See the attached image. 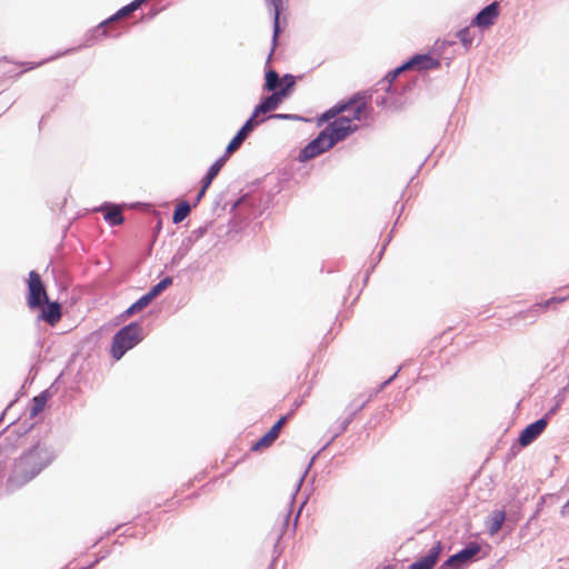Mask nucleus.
I'll list each match as a JSON object with an SVG mask.
<instances>
[{"label":"nucleus","instance_id":"obj_26","mask_svg":"<svg viewBox=\"0 0 569 569\" xmlns=\"http://www.w3.org/2000/svg\"><path fill=\"white\" fill-rule=\"evenodd\" d=\"M296 84V77L291 73H286L281 78V82L279 86V89L277 90L279 94L286 99L289 97L290 92L292 91L293 87Z\"/></svg>","mask_w":569,"mask_h":569},{"label":"nucleus","instance_id":"obj_15","mask_svg":"<svg viewBox=\"0 0 569 569\" xmlns=\"http://www.w3.org/2000/svg\"><path fill=\"white\" fill-rule=\"evenodd\" d=\"M267 4L272 8L273 14H272V49L276 48L278 43V38L280 33L282 32V28L280 27V14L283 9L282 0H267ZM273 51V50H271ZM272 52H270L268 57V62L271 59Z\"/></svg>","mask_w":569,"mask_h":569},{"label":"nucleus","instance_id":"obj_14","mask_svg":"<svg viewBox=\"0 0 569 569\" xmlns=\"http://www.w3.org/2000/svg\"><path fill=\"white\" fill-rule=\"evenodd\" d=\"M442 551V543L441 541H438L435 543L428 552L413 561L408 569H432Z\"/></svg>","mask_w":569,"mask_h":569},{"label":"nucleus","instance_id":"obj_52","mask_svg":"<svg viewBox=\"0 0 569 569\" xmlns=\"http://www.w3.org/2000/svg\"><path fill=\"white\" fill-rule=\"evenodd\" d=\"M74 50H76V49H69V50L64 51L63 53L72 52V51H74Z\"/></svg>","mask_w":569,"mask_h":569},{"label":"nucleus","instance_id":"obj_17","mask_svg":"<svg viewBox=\"0 0 569 569\" xmlns=\"http://www.w3.org/2000/svg\"><path fill=\"white\" fill-rule=\"evenodd\" d=\"M46 305L41 308L39 319L43 320L48 325H56L61 319V306L59 302H44Z\"/></svg>","mask_w":569,"mask_h":569},{"label":"nucleus","instance_id":"obj_34","mask_svg":"<svg viewBox=\"0 0 569 569\" xmlns=\"http://www.w3.org/2000/svg\"><path fill=\"white\" fill-rule=\"evenodd\" d=\"M336 118H338V114L335 111L333 107H331L330 109H328L323 113H321V116L318 118V126H322L326 122L328 124L329 122H331L330 121L331 119L335 120Z\"/></svg>","mask_w":569,"mask_h":569},{"label":"nucleus","instance_id":"obj_32","mask_svg":"<svg viewBox=\"0 0 569 569\" xmlns=\"http://www.w3.org/2000/svg\"><path fill=\"white\" fill-rule=\"evenodd\" d=\"M389 93L386 91L385 94L377 96L375 99V103L378 107H381L382 109L390 110V111H397L400 109L399 103H389L390 97Z\"/></svg>","mask_w":569,"mask_h":569},{"label":"nucleus","instance_id":"obj_31","mask_svg":"<svg viewBox=\"0 0 569 569\" xmlns=\"http://www.w3.org/2000/svg\"><path fill=\"white\" fill-rule=\"evenodd\" d=\"M212 226H213L212 221L206 222L204 224L192 230L187 238L194 244L197 241H199L201 238H203L208 233V231L212 228Z\"/></svg>","mask_w":569,"mask_h":569},{"label":"nucleus","instance_id":"obj_4","mask_svg":"<svg viewBox=\"0 0 569 569\" xmlns=\"http://www.w3.org/2000/svg\"><path fill=\"white\" fill-rule=\"evenodd\" d=\"M480 549L477 542H469L465 548L449 556L439 569H462L475 560Z\"/></svg>","mask_w":569,"mask_h":569},{"label":"nucleus","instance_id":"obj_43","mask_svg":"<svg viewBox=\"0 0 569 569\" xmlns=\"http://www.w3.org/2000/svg\"><path fill=\"white\" fill-rule=\"evenodd\" d=\"M400 370H401V367H399L398 370L391 377H389L385 382H382L380 389H383L389 383H391V381H393V379L397 377V375L399 373Z\"/></svg>","mask_w":569,"mask_h":569},{"label":"nucleus","instance_id":"obj_42","mask_svg":"<svg viewBox=\"0 0 569 569\" xmlns=\"http://www.w3.org/2000/svg\"><path fill=\"white\" fill-rule=\"evenodd\" d=\"M160 12V9H157V8H151L149 10V12L144 16V19L146 20H151L153 19L158 13Z\"/></svg>","mask_w":569,"mask_h":569},{"label":"nucleus","instance_id":"obj_10","mask_svg":"<svg viewBox=\"0 0 569 569\" xmlns=\"http://www.w3.org/2000/svg\"><path fill=\"white\" fill-rule=\"evenodd\" d=\"M500 6L498 1H493L483 7L472 19L471 24L482 29L491 27L499 16Z\"/></svg>","mask_w":569,"mask_h":569},{"label":"nucleus","instance_id":"obj_27","mask_svg":"<svg viewBox=\"0 0 569 569\" xmlns=\"http://www.w3.org/2000/svg\"><path fill=\"white\" fill-rule=\"evenodd\" d=\"M173 282V278L170 276H167L162 278L158 283L152 286L149 291L147 292L148 298L151 300L156 299L162 291H164L167 288H169Z\"/></svg>","mask_w":569,"mask_h":569},{"label":"nucleus","instance_id":"obj_53","mask_svg":"<svg viewBox=\"0 0 569 569\" xmlns=\"http://www.w3.org/2000/svg\"><path fill=\"white\" fill-rule=\"evenodd\" d=\"M313 460H315V457L310 460L308 468L311 466V463H313Z\"/></svg>","mask_w":569,"mask_h":569},{"label":"nucleus","instance_id":"obj_7","mask_svg":"<svg viewBox=\"0 0 569 569\" xmlns=\"http://www.w3.org/2000/svg\"><path fill=\"white\" fill-rule=\"evenodd\" d=\"M329 140L327 139V136L321 130L316 138H313L311 141H309L300 151L298 154V160L300 162H307L323 152L330 150L333 148L332 144L328 143Z\"/></svg>","mask_w":569,"mask_h":569},{"label":"nucleus","instance_id":"obj_18","mask_svg":"<svg viewBox=\"0 0 569 569\" xmlns=\"http://www.w3.org/2000/svg\"><path fill=\"white\" fill-rule=\"evenodd\" d=\"M410 70L409 66L407 64V61L402 62L400 66L395 68L393 70H390L383 80L379 82V84L383 86L385 91L388 93H392L396 89L393 88L392 83L393 81L405 71Z\"/></svg>","mask_w":569,"mask_h":569},{"label":"nucleus","instance_id":"obj_51","mask_svg":"<svg viewBox=\"0 0 569 569\" xmlns=\"http://www.w3.org/2000/svg\"><path fill=\"white\" fill-rule=\"evenodd\" d=\"M567 507H568V506H567V503L562 507V510H561V513H562V515H565V512H566V508H567Z\"/></svg>","mask_w":569,"mask_h":569},{"label":"nucleus","instance_id":"obj_29","mask_svg":"<svg viewBox=\"0 0 569 569\" xmlns=\"http://www.w3.org/2000/svg\"><path fill=\"white\" fill-rule=\"evenodd\" d=\"M456 37L460 40L465 52H468L473 44V36L470 32L469 27H465L456 32Z\"/></svg>","mask_w":569,"mask_h":569},{"label":"nucleus","instance_id":"obj_33","mask_svg":"<svg viewBox=\"0 0 569 569\" xmlns=\"http://www.w3.org/2000/svg\"><path fill=\"white\" fill-rule=\"evenodd\" d=\"M545 306L542 302H539V303H535L533 306H531L527 311H523V312H520L519 316L520 318L522 319H528V318H537L542 310H545Z\"/></svg>","mask_w":569,"mask_h":569},{"label":"nucleus","instance_id":"obj_40","mask_svg":"<svg viewBox=\"0 0 569 569\" xmlns=\"http://www.w3.org/2000/svg\"><path fill=\"white\" fill-rule=\"evenodd\" d=\"M209 187L210 186H206L204 182H201V188L196 196V203H198L204 197L206 191L208 190Z\"/></svg>","mask_w":569,"mask_h":569},{"label":"nucleus","instance_id":"obj_39","mask_svg":"<svg viewBox=\"0 0 569 569\" xmlns=\"http://www.w3.org/2000/svg\"><path fill=\"white\" fill-rule=\"evenodd\" d=\"M263 118H267V120H269V119L288 120L290 117H289V113H270L268 116H264Z\"/></svg>","mask_w":569,"mask_h":569},{"label":"nucleus","instance_id":"obj_30","mask_svg":"<svg viewBox=\"0 0 569 569\" xmlns=\"http://www.w3.org/2000/svg\"><path fill=\"white\" fill-rule=\"evenodd\" d=\"M361 99V93L357 92L352 97H350L347 101H339L333 106L335 111L337 114H341L345 111L350 110L355 104L358 103Z\"/></svg>","mask_w":569,"mask_h":569},{"label":"nucleus","instance_id":"obj_3","mask_svg":"<svg viewBox=\"0 0 569 569\" xmlns=\"http://www.w3.org/2000/svg\"><path fill=\"white\" fill-rule=\"evenodd\" d=\"M358 130V126L353 124L351 119L346 116H340L329 122L323 129V133L327 136L329 140V144L333 147L343 141L348 136L356 132Z\"/></svg>","mask_w":569,"mask_h":569},{"label":"nucleus","instance_id":"obj_13","mask_svg":"<svg viewBox=\"0 0 569 569\" xmlns=\"http://www.w3.org/2000/svg\"><path fill=\"white\" fill-rule=\"evenodd\" d=\"M406 61L410 70L427 71L440 67V61L430 53H417Z\"/></svg>","mask_w":569,"mask_h":569},{"label":"nucleus","instance_id":"obj_12","mask_svg":"<svg viewBox=\"0 0 569 569\" xmlns=\"http://www.w3.org/2000/svg\"><path fill=\"white\" fill-rule=\"evenodd\" d=\"M282 101L283 98L279 94L278 91H273L271 94L261 97L251 116L253 118H259L260 114L264 117L267 113H272Z\"/></svg>","mask_w":569,"mask_h":569},{"label":"nucleus","instance_id":"obj_19","mask_svg":"<svg viewBox=\"0 0 569 569\" xmlns=\"http://www.w3.org/2000/svg\"><path fill=\"white\" fill-rule=\"evenodd\" d=\"M230 158L226 152L219 157L207 170L206 174L201 179V182H204L206 186H210L213 179L219 174L220 170Z\"/></svg>","mask_w":569,"mask_h":569},{"label":"nucleus","instance_id":"obj_16","mask_svg":"<svg viewBox=\"0 0 569 569\" xmlns=\"http://www.w3.org/2000/svg\"><path fill=\"white\" fill-rule=\"evenodd\" d=\"M96 210L97 211H106L103 219L111 227L120 226L124 221L122 211L118 204H114L111 202H104Z\"/></svg>","mask_w":569,"mask_h":569},{"label":"nucleus","instance_id":"obj_22","mask_svg":"<svg viewBox=\"0 0 569 569\" xmlns=\"http://www.w3.org/2000/svg\"><path fill=\"white\" fill-rule=\"evenodd\" d=\"M352 421L350 418L343 417L338 419L328 430L331 435L329 441L323 446L322 450L331 445L341 433H343Z\"/></svg>","mask_w":569,"mask_h":569},{"label":"nucleus","instance_id":"obj_50","mask_svg":"<svg viewBox=\"0 0 569 569\" xmlns=\"http://www.w3.org/2000/svg\"><path fill=\"white\" fill-rule=\"evenodd\" d=\"M303 478H305V475L300 478L299 483H298V488H299V487H300V485L302 483Z\"/></svg>","mask_w":569,"mask_h":569},{"label":"nucleus","instance_id":"obj_28","mask_svg":"<svg viewBox=\"0 0 569 569\" xmlns=\"http://www.w3.org/2000/svg\"><path fill=\"white\" fill-rule=\"evenodd\" d=\"M190 211H191V206L188 201L179 202L173 210V214H172L173 223H180L181 221H183L189 216Z\"/></svg>","mask_w":569,"mask_h":569},{"label":"nucleus","instance_id":"obj_37","mask_svg":"<svg viewBox=\"0 0 569 569\" xmlns=\"http://www.w3.org/2000/svg\"><path fill=\"white\" fill-rule=\"evenodd\" d=\"M289 520H290V511H288L287 513L283 515L281 530H280V532L276 537V545L278 543V541L282 537L283 532L287 530L288 525H289Z\"/></svg>","mask_w":569,"mask_h":569},{"label":"nucleus","instance_id":"obj_11","mask_svg":"<svg viewBox=\"0 0 569 569\" xmlns=\"http://www.w3.org/2000/svg\"><path fill=\"white\" fill-rule=\"evenodd\" d=\"M291 416V412H289L286 416H282L278 419L277 422L273 423V426L258 440L251 446L252 451H258L263 448L270 447L276 439L279 437L280 431L284 423L287 422L288 418Z\"/></svg>","mask_w":569,"mask_h":569},{"label":"nucleus","instance_id":"obj_6","mask_svg":"<svg viewBox=\"0 0 569 569\" xmlns=\"http://www.w3.org/2000/svg\"><path fill=\"white\" fill-rule=\"evenodd\" d=\"M136 11V8L132 4V2L128 3L127 6L122 7L121 9H119L114 14H112L111 17H109L108 19L103 20L102 22H100L94 29H92L90 31V33L88 34V39H87V46H90V41L91 40H100L102 38H106L108 36L110 37H114V38H118L121 33L120 32H117L114 34H110L109 31L107 30V26H109L110 23L114 22V21H118L119 19L126 17L127 14L131 13V12H134Z\"/></svg>","mask_w":569,"mask_h":569},{"label":"nucleus","instance_id":"obj_41","mask_svg":"<svg viewBox=\"0 0 569 569\" xmlns=\"http://www.w3.org/2000/svg\"><path fill=\"white\" fill-rule=\"evenodd\" d=\"M183 258H184L183 256H179V253L176 251L170 260V266L171 267L178 266Z\"/></svg>","mask_w":569,"mask_h":569},{"label":"nucleus","instance_id":"obj_45","mask_svg":"<svg viewBox=\"0 0 569 569\" xmlns=\"http://www.w3.org/2000/svg\"><path fill=\"white\" fill-rule=\"evenodd\" d=\"M389 103H399L400 104V108L402 107L403 102L401 100V97H398V98H390L389 100Z\"/></svg>","mask_w":569,"mask_h":569},{"label":"nucleus","instance_id":"obj_20","mask_svg":"<svg viewBox=\"0 0 569 569\" xmlns=\"http://www.w3.org/2000/svg\"><path fill=\"white\" fill-rule=\"evenodd\" d=\"M371 395L368 397L360 395L357 398H355L345 409L346 417L350 418V420L352 421L353 418L358 415V412H360L371 400Z\"/></svg>","mask_w":569,"mask_h":569},{"label":"nucleus","instance_id":"obj_36","mask_svg":"<svg viewBox=\"0 0 569 569\" xmlns=\"http://www.w3.org/2000/svg\"><path fill=\"white\" fill-rule=\"evenodd\" d=\"M192 246L193 243L188 238H186L182 240L181 244L177 249V252L179 253V256L186 257L191 250Z\"/></svg>","mask_w":569,"mask_h":569},{"label":"nucleus","instance_id":"obj_24","mask_svg":"<svg viewBox=\"0 0 569 569\" xmlns=\"http://www.w3.org/2000/svg\"><path fill=\"white\" fill-rule=\"evenodd\" d=\"M151 301L152 300L150 298H148V295L144 293L137 301H134L129 308H127L121 313V317L123 319H127V318L136 315L137 312H139V311L143 310L144 308H147L151 303Z\"/></svg>","mask_w":569,"mask_h":569},{"label":"nucleus","instance_id":"obj_49","mask_svg":"<svg viewBox=\"0 0 569 569\" xmlns=\"http://www.w3.org/2000/svg\"><path fill=\"white\" fill-rule=\"evenodd\" d=\"M455 43H456L455 41L445 40V41L442 42V47H445V46H452V44H455Z\"/></svg>","mask_w":569,"mask_h":569},{"label":"nucleus","instance_id":"obj_21","mask_svg":"<svg viewBox=\"0 0 569 569\" xmlns=\"http://www.w3.org/2000/svg\"><path fill=\"white\" fill-rule=\"evenodd\" d=\"M506 520V511L505 510H493L488 516V531L491 536L498 533Z\"/></svg>","mask_w":569,"mask_h":569},{"label":"nucleus","instance_id":"obj_8","mask_svg":"<svg viewBox=\"0 0 569 569\" xmlns=\"http://www.w3.org/2000/svg\"><path fill=\"white\" fill-rule=\"evenodd\" d=\"M264 121H267V118H253L250 116L237 131L233 138L229 141L224 152L229 156L236 152L241 147L243 141L252 133V131Z\"/></svg>","mask_w":569,"mask_h":569},{"label":"nucleus","instance_id":"obj_44","mask_svg":"<svg viewBox=\"0 0 569 569\" xmlns=\"http://www.w3.org/2000/svg\"><path fill=\"white\" fill-rule=\"evenodd\" d=\"M148 0H133L131 1L132 4L134 6L136 10H138L144 2H147Z\"/></svg>","mask_w":569,"mask_h":569},{"label":"nucleus","instance_id":"obj_48","mask_svg":"<svg viewBox=\"0 0 569 569\" xmlns=\"http://www.w3.org/2000/svg\"><path fill=\"white\" fill-rule=\"evenodd\" d=\"M389 241H390V238H389V239L387 240V242L382 246V248H381L380 252L378 253V259H379V260L381 259V257H382V254H383V251H385V249H386V246H387V243H388Z\"/></svg>","mask_w":569,"mask_h":569},{"label":"nucleus","instance_id":"obj_38","mask_svg":"<svg viewBox=\"0 0 569 569\" xmlns=\"http://www.w3.org/2000/svg\"><path fill=\"white\" fill-rule=\"evenodd\" d=\"M567 298L566 297H551L549 299H547L546 301H543V306L545 308H549L551 306H553L555 303H560V302H563Z\"/></svg>","mask_w":569,"mask_h":569},{"label":"nucleus","instance_id":"obj_5","mask_svg":"<svg viewBox=\"0 0 569 569\" xmlns=\"http://www.w3.org/2000/svg\"><path fill=\"white\" fill-rule=\"evenodd\" d=\"M27 300L30 309L40 308L43 302L49 300L41 277L34 270L29 272Z\"/></svg>","mask_w":569,"mask_h":569},{"label":"nucleus","instance_id":"obj_2","mask_svg":"<svg viewBox=\"0 0 569 569\" xmlns=\"http://www.w3.org/2000/svg\"><path fill=\"white\" fill-rule=\"evenodd\" d=\"M143 340V327L138 321H132L120 328L112 337L110 352L114 360L119 361L129 350Z\"/></svg>","mask_w":569,"mask_h":569},{"label":"nucleus","instance_id":"obj_1","mask_svg":"<svg viewBox=\"0 0 569 569\" xmlns=\"http://www.w3.org/2000/svg\"><path fill=\"white\" fill-rule=\"evenodd\" d=\"M54 459L51 448L38 441L16 459L8 478V486L18 489L36 478Z\"/></svg>","mask_w":569,"mask_h":569},{"label":"nucleus","instance_id":"obj_47","mask_svg":"<svg viewBox=\"0 0 569 569\" xmlns=\"http://www.w3.org/2000/svg\"><path fill=\"white\" fill-rule=\"evenodd\" d=\"M289 119L288 120H303V118L301 116H298V114H291L289 113Z\"/></svg>","mask_w":569,"mask_h":569},{"label":"nucleus","instance_id":"obj_46","mask_svg":"<svg viewBox=\"0 0 569 569\" xmlns=\"http://www.w3.org/2000/svg\"><path fill=\"white\" fill-rule=\"evenodd\" d=\"M303 506H305V502H302V503L300 505V507H299V510H298V512H297V515H296V518H295V521H293V527H296V525H297L298 517H299V515H300L301 509L303 508Z\"/></svg>","mask_w":569,"mask_h":569},{"label":"nucleus","instance_id":"obj_23","mask_svg":"<svg viewBox=\"0 0 569 569\" xmlns=\"http://www.w3.org/2000/svg\"><path fill=\"white\" fill-rule=\"evenodd\" d=\"M50 398V393L48 390L40 392L38 396L33 397L29 407V416L30 418L37 417L44 408L46 403Z\"/></svg>","mask_w":569,"mask_h":569},{"label":"nucleus","instance_id":"obj_25","mask_svg":"<svg viewBox=\"0 0 569 569\" xmlns=\"http://www.w3.org/2000/svg\"><path fill=\"white\" fill-rule=\"evenodd\" d=\"M281 82L279 73L273 69H268L264 74L263 90L268 92L277 91Z\"/></svg>","mask_w":569,"mask_h":569},{"label":"nucleus","instance_id":"obj_9","mask_svg":"<svg viewBox=\"0 0 569 569\" xmlns=\"http://www.w3.org/2000/svg\"><path fill=\"white\" fill-rule=\"evenodd\" d=\"M548 425V415L537 419L536 421L526 426L519 435V443L521 447H527L532 443L546 429Z\"/></svg>","mask_w":569,"mask_h":569},{"label":"nucleus","instance_id":"obj_54","mask_svg":"<svg viewBox=\"0 0 569 569\" xmlns=\"http://www.w3.org/2000/svg\"><path fill=\"white\" fill-rule=\"evenodd\" d=\"M567 506H569V500L567 501Z\"/></svg>","mask_w":569,"mask_h":569},{"label":"nucleus","instance_id":"obj_35","mask_svg":"<svg viewBox=\"0 0 569 569\" xmlns=\"http://www.w3.org/2000/svg\"><path fill=\"white\" fill-rule=\"evenodd\" d=\"M366 107H367V103L366 101H362V102H358L357 104H355L352 108H353V111H352V119L353 120H361L362 119V116L366 111Z\"/></svg>","mask_w":569,"mask_h":569}]
</instances>
